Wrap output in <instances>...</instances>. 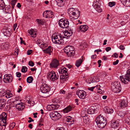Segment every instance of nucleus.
Listing matches in <instances>:
<instances>
[{
	"mask_svg": "<svg viewBox=\"0 0 130 130\" xmlns=\"http://www.w3.org/2000/svg\"><path fill=\"white\" fill-rule=\"evenodd\" d=\"M15 125V123H12L10 125V127H11V128H13L14 127Z\"/></svg>",
	"mask_w": 130,
	"mask_h": 130,
	"instance_id": "obj_59",
	"label": "nucleus"
},
{
	"mask_svg": "<svg viewBox=\"0 0 130 130\" xmlns=\"http://www.w3.org/2000/svg\"><path fill=\"white\" fill-rule=\"evenodd\" d=\"M95 88V87H88V89L91 91H93V89Z\"/></svg>",
	"mask_w": 130,
	"mask_h": 130,
	"instance_id": "obj_62",
	"label": "nucleus"
},
{
	"mask_svg": "<svg viewBox=\"0 0 130 130\" xmlns=\"http://www.w3.org/2000/svg\"><path fill=\"white\" fill-rule=\"evenodd\" d=\"M6 101L4 99H0V109L3 108L6 105Z\"/></svg>",
	"mask_w": 130,
	"mask_h": 130,
	"instance_id": "obj_27",
	"label": "nucleus"
},
{
	"mask_svg": "<svg viewBox=\"0 0 130 130\" xmlns=\"http://www.w3.org/2000/svg\"><path fill=\"white\" fill-rule=\"evenodd\" d=\"M49 115L51 119L54 121H56L60 119L61 116L56 111H54L50 113Z\"/></svg>",
	"mask_w": 130,
	"mask_h": 130,
	"instance_id": "obj_7",
	"label": "nucleus"
},
{
	"mask_svg": "<svg viewBox=\"0 0 130 130\" xmlns=\"http://www.w3.org/2000/svg\"><path fill=\"white\" fill-rule=\"evenodd\" d=\"M12 79V77L11 75L7 74L4 76L3 80L5 83H8L11 82Z\"/></svg>",
	"mask_w": 130,
	"mask_h": 130,
	"instance_id": "obj_11",
	"label": "nucleus"
},
{
	"mask_svg": "<svg viewBox=\"0 0 130 130\" xmlns=\"http://www.w3.org/2000/svg\"><path fill=\"white\" fill-rule=\"evenodd\" d=\"M95 110L94 108H93L91 107L87 109L88 113L89 114H92L94 113L95 112Z\"/></svg>",
	"mask_w": 130,
	"mask_h": 130,
	"instance_id": "obj_39",
	"label": "nucleus"
},
{
	"mask_svg": "<svg viewBox=\"0 0 130 130\" xmlns=\"http://www.w3.org/2000/svg\"><path fill=\"white\" fill-rule=\"evenodd\" d=\"M128 101L127 99L123 100L119 104V106L122 108H125L127 106Z\"/></svg>",
	"mask_w": 130,
	"mask_h": 130,
	"instance_id": "obj_18",
	"label": "nucleus"
},
{
	"mask_svg": "<svg viewBox=\"0 0 130 130\" xmlns=\"http://www.w3.org/2000/svg\"><path fill=\"white\" fill-rule=\"evenodd\" d=\"M82 116V117L87 116L86 115L88 113L87 109L85 108L82 110L81 112Z\"/></svg>",
	"mask_w": 130,
	"mask_h": 130,
	"instance_id": "obj_38",
	"label": "nucleus"
},
{
	"mask_svg": "<svg viewBox=\"0 0 130 130\" xmlns=\"http://www.w3.org/2000/svg\"><path fill=\"white\" fill-rule=\"evenodd\" d=\"M26 102V103L27 102L28 104H30L32 106H33L34 104V101L30 100H27Z\"/></svg>",
	"mask_w": 130,
	"mask_h": 130,
	"instance_id": "obj_50",
	"label": "nucleus"
},
{
	"mask_svg": "<svg viewBox=\"0 0 130 130\" xmlns=\"http://www.w3.org/2000/svg\"><path fill=\"white\" fill-rule=\"evenodd\" d=\"M93 6L96 10L99 12L102 11V9L100 7V4L99 2L96 1H94Z\"/></svg>",
	"mask_w": 130,
	"mask_h": 130,
	"instance_id": "obj_13",
	"label": "nucleus"
},
{
	"mask_svg": "<svg viewBox=\"0 0 130 130\" xmlns=\"http://www.w3.org/2000/svg\"><path fill=\"white\" fill-rule=\"evenodd\" d=\"M108 4L109 6L110 7H112V6L115 5V2H109Z\"/></svg>",
	"mask_w": 130,
	"mask_h": 130,
	"instance_id": "obj_54",
	"label": "nucleus"
},
{
	"mask_svg": "<svg viewBox=\"0 0 130 130\" xmlns=\"http://www.w3.org/2000/svg\"><path fill=\"white\" fill-rule=\"evenodd\" d=\"M119 48L121 50H123L125 49L124 46L123 45H120L119 47Z\"/></svg>",
	"mask_w": 130,
	"mask_h": 130,
	"instance_id": "obj_63",
	"label": "nucleus"
},
{
	"mask_svg": "<svg viewBox=\"0 0 130 130\" xmlns=\"http://www.w3.org/2000/svg\"><path fill=\"white\" fill-rule=\"evenodd\" d=\"M27 68L26 66H23L21 69V72H25L27 71Z\"/></svg>",
	"mask_w": 130,
	"mask_h": 130,
	"instance_id": "obj_51",
	"label": "nucleus"
},
{
	"mask_svg": "<svg viewBox=\"0 0 130 130\" xmlns=\"http://www.w3.org/2000/svg\"><path fill=\"white\" fill-rule=\"evenodd\" d=\"M43 121V120L42 119H41L39 121V125H42L43 124L42 123Z\"/></svg>",
	"mask_w": 130,
	"mask_h": 130,
	"instance_id": "obj_57",
	"label": "nucleus"
},
{
	"mask_svg": "<svg viewBox=\"0 0 130 130\" xmlns=\"http://www.w3.org/2000/svg\"><path fill=\"white\" fill-rule=\"evenodd\" d=\"M106 109L105 110V112L106 113L110 114L112 113L113 112V110L112 109H110L107 106L106 108Z\"/></svg>",
	"mask_w": 130,
	"mask_h": 130,
	"instance_id": "obj_37",
	"label": "nucleus"
},
{
	"mask_svg": "<svg viewBox=\"0 0 130 130\" xmlns=\"http://www.w3.org/2000/svg\"><path fill=\"white\" fill-rule=\"evenodd\" d=\"M6 92L4 90H2L0 92V96L2 97L5 95L6 96Z\"/></svg>",
	"mask_w": 130,
	"mask_h": 130,
	"instance_id": "obj_48",
	"label": "nucleus"
},
{
	"mask_svg": "<svg viewBox=\"0 0 130 130\" xmlns=\"http://www.w3.org/2000/svg\"><path fill=\"white\" fill-rule=\"evenodd\" d=\"M72 109V107L70 106H69L64 109L63 112L64 113H67L71 111Z\"/></svg>",
	"mask_w": 130,
	"mask_h": 130,
	"instance_id": "obj_35",
	"label": "nucleus"
},
{
	"mask_svg": "<svg viewBox=\"0 0 130 130\" xmlns=\"http://www.w3.org/2000/svg\"><path fill=\"white\" fill-rule=\"evenodd\" d=\"M11 29L8 27H5L3 30V33L4 36L8 37H9L11 35Z\"/></svg>",
	"mask_w": 130,
	"mask_h": 130,
	"instance_id": "obj_15",
	"label": "nucleus"
},
{
	"mask_svg": "<svg viewBox=\"0 0 130 130\" xmlns=\"http://www.w3.org/2000/svg\"><path fill=\"white\" fill-rule=\"evenodd\" d=\"M5 6L6 5L3 0H0V8L3 7Z\"/></svg>",
	"mask_w": 130,
	"mask_h": 130,
	"instance_id": "obj_46",
	"label": "nucleus"
},
{
	"mask_svg": "<svg viewBox=\"0 0 130 130\" xmlns=\"http://www.w3.org/2000/svg\"><path fill=\"white\" fill-rule=\"evenodd\" d=\"M7 120H5L4 119H0V126H4L5 129L6 125L7 124L6 122Z\"/></svg>",
	"mask_w": 130,
	"mask_h": 130,
	"instance_id": "obj_30",
	"label": "nucleus"
},
{
	"mask_svg": "<svg viewBox=\"0 0 130 130\" xmlns=\"http://www.w3.org/2000/svg\"><path fill=\"white\" fill-rule=\"evenodd\" d=\"M84 122L85 123H88L90 122L89 118L87 116L83 117Z\"/></svg>",
	"mask_w": 130,
	"mask_h": 130,
	"instance_id": "obj_41",
	"label": "nucleus"
},
{
	"mask_svg": "<svg viewBox=\"0 0 130 130\" xmlns=\"http://www.w3.org/2000/svg\"><path fill=\"white\" fill-rule=\"evenodd\" d=\"M50 88L47 85L43 84L40 88V91L43 93H46L50 91Z\"/></svg>",
	"mask_w": 130,
	"mask_h": 130,
	"instance_id": "obj_9",
	"label": "nucleus"
},
{
	"mask_svg": "<svg viewBox=\"0 0 130 130\" xmlns=\"http://www.w3.org/2000/svg\"><path fill=\"white\" fill-rule=\"evenodd\" d=\"M107 122H103L102 123H97V125L99 127L103 128L107 124Z\"/></svg>",
	"mask_w": 130,
	"mask_h": 130,
	"instance_id": "obj_33",
	"label": "nucleus"
},
{
	"mask_svg": "<svg viewBox=\"0 0 130 130\" xmlns=\"http://www.w3.org/2000/svg\"><path fill=\"white\" fill-rule=\"evenodd\" d=\"M111 89L115 93H118L121 91V88L120 83L118 82H115L112 83Z\"/></svg>",
	"mask_w": 130,
	"mask_h": 130,
	"instance_id": "obj_3",
	"label": "nucleus"
},
{
	"mask_svg": "<svg viewBox=\"0 0 130 130\" xmlns=\"http://www.w3.org/2000/svg\"><path fill=\"white\" fill-rule=\"evenodd\" d=\"M48 11H44L43 14V15L44 17H45L46 18H47V16L48 15Z\"/></svg>",
	"mask_w": 130,
	"mask_h": 130,
	"instance_id": "obj_53",
	"label": "nucleus"
},
{
	"mask_svg": "<svg viewBox=\"0 0 130 130\" xmlns=\"http://www.w3.org/2000/svg\"><path fill=\"white\" fill-rule=\"evenodd\" d=\"M120 124V120H112L111 122V127L114 128H117L119 127Z\"/></svg>",
	"mask_w": 130,
	"mask_h": 130,
	"instance_id": "obj_10",
	"label": "nucleus"
},
{
	"mask_svg": "<svg viewBox=\"0 0 130 130\" xmlns=\"http://www.w3.org/2000/svg\"><path fill=\"white\" fill-rule=\"evenodd\" d=\"M64 34V38H69L73 34V32L72 30H69L65 31Z\"/></svg>",
	"mask_w": 130,
	"mask_h": 130,
	"instance_id": "obj_20",
	"label": "nucleus"
},
{
	"mask_svg": "<svg viewBox=\"0 0 130 130\" xmlns=\"http://www.w3.org/2000/svg\"><path fill=\"white\" fill-rule=\"evenodd\" d=\"M93 80V78H89L88 79V80L89 81V84H90L91 83H93V82H92V81H93V80Z\"/></svg>",
	"mask_w": 130,
	"mask_h": 130,
	"instance_id": "obj_61",
	"label": "nucleus"
},
{
	"mask_svg": "<svg viewBox=\"0 0 130 130\" xmlns=\"http://www.w3.org/2000/svg\"><path fill=\"white\" fill-rule=\"evenodd\" d=\"M0 119L7 120V115L6 113L4 112H3L0 115Z\"/></svg>",
	"mask_w": 130,
	"mask_h": 130,
	"instance_id": "obj_36",
	"label": "nucleus"
},
{
	"mask_svg": "<svg viewBox=\"0 0 130 130\" xmlns=\"http://www.w3.org/2000/svg\"><path fill=\"white\" fill-rule=\"evenodd\" d=\"M66 0H56V1L58 5L59 6H62Z\"/></svg>",
	"mask_w": 130,
	"mask_h": 130,
	"instance_id": "obj_32",
	"label": "nucleus"
},
{
	"mask_svg": "<svg viewBox=\"0 0 130 130\" xmlns=\"http://www.w3.org/2000/svg\"><path fill=\"white\" fill-rule=\"evenodd\" d=\"M43 52L45 53L51 55L53 51V49L51 46H49L47 48L43 50Z\"/></svg>",
	"mask_w": 130,
	"mask_h": 130,
	"instance_id": "obj_22",
	"label": "nucleus"
},
{
	"mask_svg": "<svg viewBox=\"0 0 130 130\" xmlns=\"http://www.w3.org/2000/svg\"><path fill=\"white\" fill-rule=\"evenodd\" d=\"M17 76L18 77H20L21 76V74L20 73L18 72H17L16 73Z\"/></svg>",
	"mask_w": 130,
	"mask_h": 130,
	"instance_id": "obj_60",
	"label": "nucleus"
},
{
	"mask_svg": "<svg viewBox=\"0 0 130 130\" xmlns=\"http://www.w3.org/2000/svg\"><path fill=\"white\" fill-rule=\"evenodd\" d=\"M95 121L97 123H102V122H107L106 119H104L103 116L101 114L95 120Z\"/></svg>",
	"mask_w": 130,
	"mask_h": 130,
	"instance_id": "obj_17",
	"label": "nucleus"
},
{
	"mask_svg": "<svg viewBox=\"0 0 130 130\" xmlns=\"http://www.w3.org/2000/svg\"><path fill=\"white\" fill-rule=\"evenodd\" d=\"M28 32L31 37L35 38L36 36V34L33 29H31L30 30H28Z\"/></svg>",
	"mask_w": 130,
	"mask_h": 130,
	"instance_id": "obj_31",
	"label": "nucleus"
},
{
	"mask_svg": "<svg viewBox=\"0 0 130 130\" xmlns=\"http://www.w3.org/2000/svg\"><path fill=\"white\" fill-rule=\"evenodd\" d=\"M60 107V105L58 104L48 105L47 106V109L48 110H54L57 109Z\"/></svg>",
	"mask_w": 130,
	"mask_h": 130,
	"instance_id": "obj_16",
	"label": "nucleus"
},
{
	"mask_svg": "<svg viewBox=\"0 0 130 130\" xmlns=\"http://www.w3.org/2000/svg\"><path fill=\"white\" fill-rule=\"evenodd\" d=\"M64 52L67 54V55L69 57L73 56L75 53L74 48L71 45H68L66 46L64 48Z\"/></svg>",
	"mask_w": 130,
	"mask_h": 130,
	"instance_id": "obj_4",
	"label": "nucleus"
},
{
	"mask_svg": "<svg viewBox=\"0 0 130 130\" xmlns=\"http://www.w3.org/2000/svg\"><path fill=\"white\" fill-rule=\"evenodd\" d=\"M58 23L59 26L61 28H68L69 27V22L67 19H61L59 21Z\"/></svg>",
	"mask_w": 130,
	"mask_h": 130,
	"instance_id": "obj_6",
	"label": "nucleus"
},
{
	"mask_svg": "<svg viewBox=\"0 0 130 130\" xmlns=\"http://www.w3.org/2000/svg\"><path fill=\"white\" fill-rule=\"evenodd\" d=\"M124 118H127L129 117H130V114L129 113L127 112H124Z\"/></svg>",
	"mask_w": 130,
	"mask_h": 130,
	"instance_id": "obj_49",
	"label": "nucleus"
},
{
	"mask_svg": "<svg viewBox=\"0 0 130 130\" xmlns=\"http://www.w3.org/2000/svg\"><path fill=\"white\" fill-rule=\"evenodd\" d=\"M88 29V27L86 25H81L78 28L77 30L79 32H85Z\"/></svg>",
	"mask_w": 130,
	"mask_h": 130,
	"instance_id": "obj_19",
	"label": "nucleus"
},
{
	"mask_svg": "<svg viewBox=\"0 0 130 130\" xmlns=\"http://www.w3.org/2000/svg\"><path fill=\"white\" fill-rule=\"evenodd\" d=\"M37 22L39 24H43V22H42L41 20H40L39 19H37L36 20Z\"/></svg>",
	"mask_w": 130,
	"mask_h": 130,
	"instance_id": "obj_56",
	"label": "nucleus"
},
{
	"mask_svg": "<svg viewBox=\"0 0 130 130\" xmlns=\"http://www.w3.org/2000/svg\"><path fill=\"white\" fill-rule=\"evenodd\" d=\"M76 94L79 98L81 99H84L85 98L86 93L84 90H78Z\"/></svg>",
	"mask_w": 130,
	"mask_h": 130,
	"instance_id": "obj_12",
	"label": "nucleus"
},
{
	"mask_svg": "<svg viewBox=\"0 0 130 130\" xmlns=\"http://www.w3.org/2000/svg\"><path fill=\"white\" fill-rule=\"evenodd\" d=\"M79 11L73 8L69 9L68 13L70 15V18L73 21L77 19L79 16Z\"/></svg>",
	"mask_w": 130,
	"mask_h": 130,
	"instance_id": "obj_1",
	"label": "nucleus"
},
{
	"mask_svg": "<svg viewBox=\"0 0 130 130\" xmlns=\"http://www.w3.org/2000/svg\"><path fill=\"white\" fill-rule=\"evenodd\" d=\"M119 60H117L116 61H114L113 62V64L114 65H115L117 64L119 62Z\"/></svg>",
	"mask_w": 130,
	"mask_h": 130,
	"instance_id": "obj_64",
	"label": "nucleus"
},
{
	"mask_svg": "<svg viewBox=\"0 0 130 130\" xmlns=\"http://www.w3.org/2000/svg\"><path fill=\"white\" fill-rule=\"evenodd\" d=\"M9 47V44L8 42H7L5 43H2L0 45V49L3 50L7 49Z\"/></svg>",
	"mask_w": 130,
	"mask_h": 130,
	"instance_id": "obj_23",
	"label": "nucleus"
},
{
	"mask_svg": "<svg viewBox=\"0 0 130 130\" xmlns=\"http://www.w3.org/2000/svg\"><path fill=\"white\" fill-rule=\"evenodd\" d=\"M15 107L16 108L19 110H23L25 107L23 104L22 103L17 104L16 105Z\"/></svg>",
	"mask_w": 130,
	"mask_h": 130,
	"instance_id": "obj_26",
	"label": "nucleus"
},
{
	"mask_svg": "<svg viewBox=\"0 0 130 130\" xmlns=\"http://www.w3.org/2000/svg\"><path fill=\"white\" fill-rule=\"evenodd\" d=\"M33 80V78L31 76H29L27 79V81L28 83H30L32 82Z\"/></svg>",
	"mask_w": 130,
	"mask_h": 130,
	"instance_id": "obj_45",
	"label": "nucleus"
},
{
	"mask_svg": "<svg viewBox=\"0 0 130 130\" xmlns=\"http://www.w3.org/2000/svg\"><path fill=\"white\" fill-rule=\"evenodd\" d=\"M92 82H98L99 81V79L96 76H94L93 78Z\"/></svg>",
	"mask_w": 130,
	"mask_h": 130,
	"instance_id": "obj_52",
	"label": "nucleus"
},
{
	"mask_svg": "<svg viewBox=\"0 0 130 130\" xmlns=\"http://www.w3.org/2000/svg\"><path fill=\"white\" fill-rule=\"evenodd\" d=\"M17 0H14V1H12V7L14 6Z\"/></svg>",
	"mask_w": 130,
	"mask_h": 130,
	"instance_id": "obj_58",
	"label": "nucleus"
},
{
	"mask_svg": "<svg viewBox=\"0 0 130 130\" xmlns=\"http://www.w3.org/2000/svg\"><path fill=\"white\" fill-rule=\"evenodd\" d=\"M68 73H66V74H62V75L60 76V78L61 81L62 83H63L64 81L68 80Z\"/></svg>",
	"mask_w": 130,
	"mask_h": 130,
	"instance_id": "obj_21",
	"label": "nucleus"
},
{
	"mask_svg": "<svg viewBox=\"0 0 130 130\" xmlns=\"http://www.w3.org/2000/svg\"><path fill=\"white\" fill-rule=\"evenodd\" d=\"M38 44L42 49L44 48L48 45V44L47 43H44L43 42H39L38 40Z\"/></svg>",
	"mask_w": 130,
	"mask_h": 130,
	"instance_id": "obj_25",
	"label": "nucleus"
},
{
	"mask_svg": "<svg viewBox=\"0 0 130 130\" xmlns=\"http://www.w3.org/2000/svg\"><path fill=\"white\" fill-rule=\"evenodd\" d=\"M47 76L48 77L50 78V79L52 81H54L57 80L59 78L58 75H56L55 72L53 71L48 73L47 74Z\"/></svg>",
	"mask_w": 130,
	"mask_h": 130,
	"instance_id": "obj_8",
	"label": "nucleus"
},
{
	"mask_svg": "<svg viewBox=\"0 0 130 130\" xmlns=\"http://www.w3.org/2000/svg\"><path fill=\"white\" fill-rule=\"evenodd\" d=\"M64 37L62 36L54 35L52 36V39L53 42L55 44H63L64 43V41L63 38Z\"/></svg>",
	"mask_w": 130,
	"mask_h": 130,
	"instance_id": "obj_2",
	"label": "nucleus"
},
{
	"mask_svg": "<svg viewBox=\"0 0 130 130\" xmlns=\"http://www.w3.org/2000/svg\"><path fill=\"white\" fill-rule=\"evenodd\" d=\"M66 120L68 122H72L73 121V119L70 116H67L66 118Z\"/></svg>",
	"mask_w": 130,
	"mask_h": 130,
	"instance_id": "obj_42",
	"label": "nucleus"
},
{
	"mask_svg": "<svg viewBox=\"0 0 130 130\" xmlns=\"http://www.w3.org/2000/svg\"><path fill=\"white\" fill-rule=\"evenodd\" d=\"M48 15L47 16V18H52L53 16V12L51 11H49L48 12Z\"/></svg>",
	"mask_w": 130,
	"mask_h": 130,
	"instance_id": "obj_44",
	"label": "nucleus"
},
{
	"mask_svg": "<svg viewBox=\"0 0 130 130\" xmlns=\"http://www.w3.org/2000/svg\"><path fill=\"white\" fill-rule=\"evenodd\" d=\"M6 97L7 98H9L12 96V94L11 93V92L9 90L6 91Z\"/></svg>",
	"mask_w": 130,
	"mask_h": 130,
	"instance_id": "obj_40",
	"label": "nucleus"
},
{
	"mask_svg": "<svg viewBox=\"0 0 130 130\" xmlns=\"http://www.w3.org/2000/svg\"><path fill=\"white\" fill-rule=\"evenodd\" d=\"M122 82L125 84H126L130 81V69L127 71L126 74L125 75H122L120 77Z\"/></svg>",
	"mask_w": 130,
	"mask_h": 130,
	"instance_id": "obj_5",
	"label": "nucleus"
},
{
	"mask_svg": "<svg viewBox=\"0 0 130 130\" xmlns=\"http://www.w3.org/2000/svg\"><path fill=\"white\" fill-rule=\"evenodd\" d=\"M80 45L81 47V48L83 49H85L86 48L87 46L86 43L84 42L81 43L80 44Z\"/></svg>",
	"mask_w": 130,
	"mask_h": 130,
	"instance_id": "obj_43",
	"label": "nucleus"
},
{
	"mask_svg": "<svg viewBox=\"0 0 130 130\" xmlns=\"http://www.w3.org/2000/svg\"><path fill=\"white\" fill-rule=\"evenodd\" d=\"M68 70L66 68L64 67H61L59 70V72L60 73L64 74H66V73H68L67 72Z\"/></svg>",
	"mask_w": 130,
	"mask_h": 130,
	"instance_id": "obj_29",
	"label": "nucleus"
},
{
	"mask_svg": "<svg viewBox=\"0 0 130 130\" xmlns=\"http://www.w3.org/2000/svg\"><path fill=\"white\" fill-rule=\"evenodd\" d=\"M59 63L58 61L56 59H54L50 64V67L52 68H57L59 65Z\"/></svg>",
	"mask_w": 130,
	"mask_h": 130,
	"instance_id": "obj_14",
	"label": "nucleus"
},
{
	"mask_svg": "<svg viewBox=\"0 0 130 130\" xmlns=\"http://www.w3.org/2000/svg\"><path fill=\"white\" fill-rule=\"evenodd\" d=\"M83 58V56H82L81 58L76 61V62L75 65L77 67H78L80 66L83 62L82 59Z\"/></svg>",
	"mask_w": 130,
	"mask_h": 130,
	"instance_id": "obj_34",
	"label": "nucleus"
},
{
	"mask_svg": "<svg viewBox=\"0 0 130 130\" xmlns=\"http://www.w3.org/2000/svg\"><path fill=\"white\" fill-rule=\"evenodd\" d=\"M124 112L122 111H119L118 113V115L122 118H124Z\"/></svg>",
	"mask_w": 130,
	"mask_h": 130,
	"instance_id": "obj_47",
	"label": "nucleus"
},
{
	"mask_svg": "<svg viewBox=\"0 0 130 130\" xmlns=\"http://www.w3.org/2000/svg\"><path fill=\"white\" fill-rule=\"evenodd\" d=\"M121 3L126 7H130V1L129 0H120Z\"/></svg>",
	"mask_w": 130,
	"mask_h": 130,
	"instance_id": "obj_24",
	"label": "nucleus"
},
{
	"mask_svg": "<svg viewBox=\"0 0 130 130\" xmlns=\"http://www.w3.org/2000/svg\"><path fill=\"white\" fill-rule=\"evenodd\" d=\"M28 64L31 67H33L34 65V63L32 61L30 60L28 62Z\"/></svg>",
	"mask_w": 130,
	"mask_h": 130,
	"instance_id": "obj_55",
	"label": "nucleus"
},
{
	"mask_svg": "<svg viewBox=\"0 0 130 130\" xmlns=\"http://www.w3.org/2000/svg\"><path fill=\"white\" fill-rule=\"evenodd\" d=\"M2 9L7 13H9L11 12L10 6L6 5L5 7L2 8Z\"/></svg>",
	"mask_w": 130,
	"mask_h": 130,
	"instance_id": "obj_28",
	"label": "nucleus"
}]
</instances>
